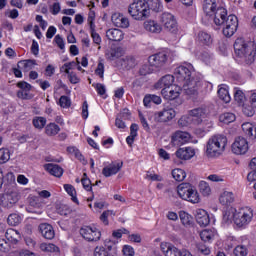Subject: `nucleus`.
Listing matches in <instances>:
<instances>
[{"label":"nucleus","instance_id":"obj_38","mask_svg":"<svg viewBox=\"0 0 256 256\" xmlns=\"http://www.w3.org/2000/svg\"><path fill=\"white\" fill-rule=\"evenodd\" d=\"M32 124L35 129L41 131L45 129V125H47V118L42 116H36L32 119Z\"/></svg>","mask_w":256,"mask_h":256},{"label":"nucleus","instance_id":"obj_22","mask_svg":"<svg viewBox=\"0 0 256 256\" xmlns=\"http://www.w3.org/2000/svg\"><path fill=\"white\" fill-rule=\"evenodd\" d=\"M209 19L213 21L214 25L221 27V25H223L227 19V9L222 6Z\"/></svg>","mask_w":256,"mask_h":256},{"label":"nucleus","instance_id":"obj_9","mask_svg":"<svg viewBox=\"0 0 256 256\" xmlns=\"http://www.w3.org/2000/svg\"><path fill=\"white\" fill-rule=\"evenodd\" d=\"M19 199H21V193L17 190L5 193L0 198V205L4 207V209H12L15 207L17 203H19Z\"/></svg>","mask_w":256,"mask_h":256},{"label":"nucleus","instance_id":"obj_54","mask_svg":"<svg viewBox=\"0 0 256 256\" xmlns=\"http://www.w3.org/2000/svg\"><path fill=\"white\" fill-rule=\"evenodd\" d=\"M95 75L100 77V79H105V64L103 62H99L96 69H95Z\"/></svg>","mask_w":256,"mask_h":256},{"label":"nucleus","instance_id":"obj_48","mask_svg":"<svg viewBox=\"0 0 256 256\" xmlns=\"http://www.w3.org/2000/svg\"><path fill=\"white\" fill-rule=\"evenodd\" d=\"M137 65V62L135 61V58L133 56H126L122 60V66L126 69H133Z\"/></svg>","mask_w":256,"mask_h":256},{"label":"nucleus","instance_id":"obj_31","mask_svg":"<svg viewBox=\"0 0 256 256\" xmlns=\"http://www.w3.org/2000/svg\"><path fill=\"white\" fill-rule=\"evenodd\" d=\"M37 67V60H21L18 62V69H22L24 73H28V71H31Z\"/></svg>","mask_w":256,"mask_h":256},{"label":"nucleus","instance_id":"obj_60","mask_svg":"<svg viewBox=\"0 0 256 256\" xmlns=\"http://www.w3.org/2000/svg\"><path fill=\"white\" fill-rule=\"evenodd\" d=\"M54 43H56L57 47H59L61 51H65V40L61 35L57 34L54 37Z\"/></svg>","mask_w":256,"mask_h":256},{"label":"nucleus","instance_id":"obj_52","mask_svg":"<svg viewBox=\"0 0 256 256\" xmlns=\"http://www.w3.org/2000/svg\"><path fill=\"white\" fill-rule=\"evenodd\" d=\"M67 151L71 155L75 156L76 159H78L79 161H85V158L83 157V154H81V151H79V149H77V147L70 146V147L67 148Z\"/></svg>","mask_w":256,"mask_h":256},{"label":"nucleus","instance_id":"obj_34","mask_svg":"<svg viewBox=\"0 0 256 256\" xmlns=\"http://www.w3.org/2000/svg\"><path fill=\"white\" fill-rule=\"evenodd\" d=\"M144 29H146V31H149V33H161V31H163L161 25L153 20L145 22Z\"/></svg>","mask_w":256,"mask_h":256},{"label":"nucleus","instance_id":"obj_20","mask_svg":"<svg viewBox=\"0 0 256 256\" xmlns=\"http://www.w3.org/2000/svg\"><path fill=\"white\" fill-rule=\"evenodd\" d=\"M123 168V162H112L102 169L104 177H113Z\"/></svg>","mask_w":256,"mask_h":256},{"label":"nucleus","instance_id":"obj_62","mask_svg":"<svg viewBox=\"0 0 256 256\" xmlns=\"http://www.w3.org/2000/svg\"><path fill=\"white\" fill-rule=\"evenodd\" d=\"M122 253L124 256H135V250L129 245H124Z\"/></svg>","mask_w":256,"mask_h":256},{"label":"nucleus","instance_id":"obj_5","mask_svg":"<svg viewBox=\"0 0 256 256\" xmlns=\"http://www.w3.org/2000/svg\"><path fill=\"white\" fill-rule=\"evenodd\" d=\"M128 13L135 21H145L151 14V8L146 0H134L128 7Z\"/></svg>","mask_w":256,"mask_h":256},{"label":"nucleus","instance_id":"obj_43","mask_svg":"<svg viewBox=\"0 0 256 256\" xmlns=\"http://www.w3.org/2000/svg\"><path fill=\"white\" fill-rule=\"evenodd\" d=\"M236 116L231 112H225L220 115L219 121L221 123H225V125H229V123H233L235 121Z\"/></svg>","mask_w":256,"mask_h":256},{"label":"nucleus","instance_id":"obj_11","mask_svg":"<svg viewBox=\"0 0 256 256\" xmlns=\"http://www.w3.org/2000/svg\"><path fill=\"white\" fill-rule=\"evenodd\" d=\"M172 145L174 147H181V145H186V143H197V140L191 138L189 132L176 131L171 138Z\"/></svg>","mask_w":256,"mask_h":256},{"label":"nucleus","instance_id":"obj_47","mask_svg":"<svg viewBox=\"0 0 256 256\" xmlns=\"http://www.w3.org/2000/svg\"><path fill=\"white\" fill-rule=\"evenodd\" d=\"M8 225H11L12 227H16V225H19L23 221V217L19 214H10L7 218Z\"/></svg>","mask_w":256,"mask_h":256},{"label":"nucleus","instance_id":"obj_21","mask_svg":"<svg viewBox=\"0 0 256 256\" xmlns=\"http://www.w3.org/2000/svg\"><path fill=\"white\" fill-rule=\"evenodd\" d=\"M196 223L200 225V227H207L209 223H211V219L209 218V213H207L204 209L198 208L194 212Z\"/></svg>","mask_w":256,"mask_h":256},{"label":"nucleus","instance_id":"obj_61","mask_svg":"<svg viewBox=\"0 0 256 256\" xmlns=\"http://www.w3.org/2000/svg\"><path fill=\"white\" fill-rule=\"evenodd\" d=\"M35 20H36L37 23H39L42 31H45V29H47L49 23H47V21L45 19H43V16L36 15Z\"/></svg>","mask_w":256,"mask_h":256},{"label":"nucleus","instance_id":"obj_26","mask_svg":"<svg viewBox=\"0 0 256 256\" xmlns=\"http://www.w3.org/2000/svg\"><path fill=\"white\" fill-rule=\"evenodd\" d=\"M112 23L115 27L127 29V27H129V18L125 17L123 14L115 13L112 15Z\"/></svg>","mask_w":256,"mask_h":256},{"label":"nucleus","instance_id":"obj_29","mask_svg":"<svg viewBox=\"0 0 256 256\" xmlns=\"http://www.w3.org/2000/svg\"><path fill=\"white\" fill-rule=\"evenodd\" d=\"M218 97L224 103H231V95L229 94V86L227 84H220L218 86Z\"/></svg>","mask_w":256,"mask_h":256},{"label":"nucleus","instance_id":"obj_2","mask_svg":"<svg viewBox=\"0 0 256 256\" xmlns=\"http://www.w3.org/2000/svg\"><path fill=\"white\" fill-rule=\"evenodd\" d=\"M222 221L227 225L234 223L238 229H247L253 221V210L249 206L238 209L234 207L227 208L223 213Z\"/></svg>","mask_w":256,"mask_h":256},{"label":"nucleus","instance_id":"obj_24","mask_svg":"<svg viewBox=\"0 0 256 256\" xmlns=\"http://www.w3.org/2000/svg\"><path fill=\"white\" fill-rule=\"evenodd\" d=\"M219 203L224 207H229V205H233L235 203V193L224 190L219 195Z\"/></svg>","mask_w":256,"mask_h":256},{"label":"nucleus","instance_id":"obj_27","mask_svg":"<svg viewBox=\"0 0 256 256\" xmlns=\"http://www.w3.org/2000/svg\"><path fill=\"white\" fill-rule=\"evenodd\" d=\"M106 37L109 41H123L125 39V33L121 29L111 28L106 31Z\"/></svg>","mask_w":256,"mask_h":256},{"label":"nucleus","instance_id":"obj_51","mask_svg":"<svg viewBox=\"0 0 256 256\" xmlns=\"http://www.w3.org/2000/svg\"><path fill=\"white\" fill-rule=\"evenodd\" d=\"M9 159H11V153L9 152V149L1 148L0 149V165H3V163H7Z\"/></svg>","mask_w":256,"mask_h":256},{"label":"nucleus","instance_id":"obj_56","mask_svg":"<svg viewBox=\"0 0 256 256\" xmlns=\"http://www.w3.org/2000/svg\"><path fill=\"white\" fill-rule=\"evenodd\" d=\"M49 10L51 15H59V13H61V3L56 0L52 5H50Z\"/></svg>","mask_w":256,"mask_h":256},{"label":"nucleus","instance_id":"obj_16","mask_svg":"<svg viewBox=\"0 0 256 256\" xmlns=\"http://www.w3.org/2000/svg\"><path fill=\"white\" fill-rule=\"evenodd\" d=\"M160 93L165 101H175V99H179L181 96V86L174 84L166 90L162 89Z\"/></svg>","mask_w":256,"mask_h":256},{"label":"nucleus","instance_id":"obj_28","mask_svg":"<svg viewBox=\"0 0 256 256\" xmlns=\"http://www.w3.org/2000/svg\"><path fill=\"white\" fill-rule=\"evenodd\" d=\"M39 231L44 239H53L55 237V230L53 226L48 223H42L39 225Z\"/></svg>","mask_w":256,"mask_h":256},{"label":"nucleus","instance_id":"obj_57","mask_svg":"<svg viewBox=\"0 0 256 256\" xmlns=\"http://www.w3.org/2000/svg\"><path fill=\"white\" fill-rule=\"evenodd\" d=\"M110 57L112 59H119V57H123V48L121 47L112 48L110 50Z\"/></svg>","mask_w":256,"mask_h":256},{"label":"nucleus","instance_id":"obj_23","mask_svg":"<svg viewBox=\"0 0 256 256\" xmlns=\"http://www.w3.org/2000/svg\"><path fill=\"white\" fill-rule=\"evenodd\" d=\"M160 249L165 256H181V250L172 243L162 242L160 243Z\"/></svg>","mask_w":256,"mask_h":256},{"label":"nucleus","instance_id":"obj_32","mask_svg":"<svg viewBox=\"0 0 256 256\" xmlns=\"http://www.w3.org/2000/svg\"><path fill=\"white\" fill-rule=\"evenodd\" d=\"M196 41L200 45H206V47H209V45L213 44V38L211 37V34L203 31L198 33Z\"/></svg>","mask_w":256,"mask_h":256},{"label":"nucleus","instance_id":"obj_55","mask_svg":"<svg viewBox=\"0 0 256 256\" xmlns=\"http://www.w3.org/2000/svg\"><path fill=\"white\" fill-rule=\"evenodd\" d=\"M59 105L63 109H69V107H71V98H69V96H61L59 99Z\"/></svg>","mask_w":256,"mask_h":256},{"label":"nucleus","instance_id":"obj_30","mask_svg":"<svg viewBox=\"0 0 256 256\" xmlns=\"http://www.w3.org/2000/svg\"><path fill=\"white\" fill-rule=\"evenodd\" d=\"M45 171H47L50 175H53V177H63V169L61 166L57 164H45L44 165Z\"/></svg>","mask_w":256,"mask_h":256},{"label":"nucleus","instance_id":"obj_59","mask_svg":"<svg viewBox=\"0 0 256 256\" xmlns=\"http://www.w3.org/2000/svg\"><path fill=\"white\" fill-rule=\"evenodd\" d=\"M148 63L149 65H151L155 71V69L161 67V64L159 62V59H157V56L156 54L154 55H151L149 58H148Z\"/></svg>","mask_w":256,"mask_h":256},{"label":"nucleus","instance_id":"obj_49","mask_svg":"<svg viewBox=\"0 0 256 256\" xmlns=\"http://www.w3.org/2000/svg\"><path fill=\"white\" fill-rule=\"evenodd\" d=\"M199 189L204 197H209V195H211V186H209V183L206 181H201L199 183Z\"/></svg>","mask_w":256,"mask_h":256},{"label":"nucleus","instance_id":"obj_1","mask_svg":"<svg viewBox=\"0 0 256 256\" xmlns=\"http://www.w3.org/2000/svg\"><path fill=\"white\" fill-rule=\"evenodd\" d=\"M193 71L194 68L191 63L180 65L174 71L176 81L183 86L187 95H197V91L201 87V80L193 76Z\"/></svg>","mask_w":256,"mask_h":256},{"label":"nucleus","instance_id":"obj_45","mask_svg":"<svg viewBox=\"0 0 256 256\" xmlns=\"http://www.w3.org/2000/svg\"><path fill=\"white\" fill-rule=\"evenodd\" d=\"M64 190L66 191V193H68V195H70V197H72L73 203H77V205H79V200L77 199V192L75 191V187H73V185L71 184H65Z\"/></svg>","mask_w":256,"mask_h":256},{"label":"nucleus","instance_id":"obj_33","mask_svg":"<svg viewBox=\"0 0 256 256\" xmlns=\"http://www.w3.org/2000/svg\"><path fill=\"white\" fill-rule=\"evenodd\" d=\"M215 237H217V231H215V229H205L200 232V239H202L204 243H211Z\"/></svg>","mask_w":256,"mask_h":256},{"label":"nucleus","instance_id":"obj_4","mask_svg":"<svg viewBox=\"0 0 256 256\" xmlns=\"http://www.w3.org/2000/svg\"><path fill=\"white\" fill-rule=\"evenodd\" d=\"M227 147V137L223 134H216L209 138L206 145L207 157H219L223 155Z\"/></svg>","mask_w":256,"mask_h":256},{"label":"nucleus","instance_id":"obj_53","mask_svg":"<svg viewBox=\"0 0 256 256\" xmlns=\"http://www.w3.org/2000/svg\"><path fill=\"white\" fill-rule=\"evenodd\" d=\"M153 71H155V68L152 67L151 64H144L141 66L140 70H139V74L140 75H151V73H153Z\"/></svg>","mask_w":256,"mask_h":256},{"label":"nucleus","instance_id":"obj_17","mask_svg":"<svg viewBox=\"0 0 256 256\" xmlns=\"http://www.w3.org/2000/svg\"><path fill=\"white\" fill-rule=\"evenodd\" d=\"M109 251L117 255V244L106 241L105 246H97L94 250V256H109Z\"/></svg>","mask_w":256,"mask_h":256},{"label":"nucleus","instance_id":"obj_18","mask_svg":"<svg viewBox=\"0 0 256 256\" xmlns=\"http://www.w3.org/2000/svg\"><path fill=\"white\" fill-rule=\"evenodd\" d=\"M175 85V76L171 75V74H167L163 77H161L155 84H154V89L159 90L161 89V91H163V89H165V91L167 89H169L170 87Z\"/></svg>","mask_w":256,"mask_h":256},{"label":"nucleus","instance_id":"obj_44","mask_svg":"<svg viewBox=\"0 0 256 256\" xmlns=\"http://www.w3.org/2000/svg\"><path fill=\"white\" fill-rule=\"evenodd\" d=\"M40 249L46 253H59V247L51 243L40 244Z\"/></svg>","mask_w":256,"mask_h":256},{"label":"nucleus","instance_id":"obj_35","mask_svg":"<svg viewBox=\"0 0 256 256\" xmlns=\"http://www.w3.org/2000/svg\"><path fill=\"white\" fill-rule=\"evenodd\" d=\"M5 237L9 243H17L19 239L21 238V234L19 231L9 228L6 230Z\"/></svg>","mask_w":256,"mask_h":256},{"label":"nucleus","instance_id":"obj_14","mask_svg":"<svg viewBox=\"0 0 256 256\" xmlns=\"http://www.w3.org/2000/svg\"><path fill=\"white\" fill-rule=\"evenodd\" d=\"M80 235L86 241H99L101 239V231L93 226H84L80 229Z\"/></svg>","mask_w":256,"mask_h":256},{"label":"nucleus","instance_id":"obj_46","mask_svg":"<svg viewBox=\"0 0 256 256\" xmlns=\"http://www.w3.org/2000/svg\"><path fill=\"white\" fill-rule=\"evenodd\" d=\"M172 177L175 181H185V177H187V173L185 170L181 168H176L172 170Z\"/></svg>","mask_w":256,"mask_h":256},{"label":"nucleus","instance_id":"obj_19","mask_svg":"<svg viewBox=\"0 0 256 256\" xmlns=\"http://www.w3.org/2000/svg\"><path fill=\"white\" fill-rule=\"evenodd\" d=\"M221 7L217 0H204L203 2V12L208 19L215 15L216 11H219Z\"/></svg>","mask_w":256,"mask_h":256},{"label":"nucleus","instance_id":"obj_36","mask_svg":"<svg viewBox=\"0 0 256 256\" xmlns=\"http://www.w3.org/2000/svg\"><path fill=\"white\" fill-rule=\"evenodd\" d=\"M233 94H234V101L235 103H237V105H239V107H241V105H243V103L247 101L245 92H243V90H241L240 88H237V87L234 88Z\"/></svg>","mask_w":256,"mask_h":256},{"label":"nucleus","instance_id":"obj_3","mask_svg":"<svg viewBox=\"0 0 256 256\" xmlns=\"http://www.w3.org/2000/svg\"><path fill=\"white\" fill-rule=\"evenodd\" d=\"M234 53L236 55V61L245 65H251L255 63V49L253 44L245 41L243 38L236 39L234 43Z\"/></svg>","mask_w":256,"mask_h":256},{"label":"nucleus","instance_id":"obj_37","mask_svg":"<svg viewBox=\"0 0 256 256\" xmlns=\"http://www.w3.org/2000/svg\"><path fill=\"white\" fill-rule=\"evenodd\" d=\"M179 218L184 227H191L193 225V216L186 211H180Z\"/></svg>","mask_w":256,"mask_h":256},{"label":"nucleus","instance_id":"obj_58","mask_svg":"<svg viewBox=\"0 0 256 256\" xmlns=\"http://www.w3.org/2000/svg\"><path fill=\"white\" fill-rule=\"evenodd\" d=\"M233 253L235 256H247V247H245L244 245H238L235 247Z\"/></svg>","mask_w":256,"mask_h":256},{"label":"nucleus","instance_id":"obj_50","mask_svg":"<svg viewBox=\"0 0 256 256\" xmlns=\"http://www.w3.org/2000/svg\"><path fill=\"white\" fill-rule=\"evenodd\" d=\"M179 127H189V125H193V118L191 115H184L178 120Z\"/></svg>","mask_w":256,"mask_h":256},{"label":"nucleus","instance_id":"obj_6","mask_svg":"<svg viewBox=\"0 0 256 256\" xmlns=\"http://www.w3.org/2000/svg\"><path fill=\"white\" fill-rule=\"evenodd\" d=\"M177 193L180 199L189 203L197 204L201 201L197 188L191 183H181L177 186Z\"/></svg>","mask_w":256,"mask_h":256},{"label":"nucleus","instance_id":"obj_25","mask_svg":"<svg viewBox=\"0 0 256 256\" xmlns=\"http://www.w3.org/2000/svg\"><path fill=\"white\" fill-rule=\"evenodd\" d=\"M175 155L182 161H189V159H193V157H195V149L191 147L179 148Z\"/></svg>","mask_w":256,"mask_h":256},{"label":"nucleus","instance_id":"obj_40","mask_svg":"<svg viewBox=\"0 0 256 256\" xmlns=\"http://www.w3.org/2000/svg\"><path fill=\"white\" fill-rule=\"evenodd\" d=\"M60 131L61 128L55 123H50L45 127V133L49 137H55V135H57V133H59Z\"/></svg>","mask_w":256,"mask_h":256},{"label":"nucleus","instance_id":"obj_41","mask_svg":"<svg viewBox=\"0 0 256 256\" xmlns=\"http://www.w3.org/2000/svg\"><path fill=\"white\" fill-rule=\"evenodd\" d=\"M242 131L247 137H253L256 134L255 126L251 122L243 123Z\"/></svg>","mask_w":256,"mask_h":256},{"label":"nucleus","instance_id":"obj_15","mask_svg":"<svg viewBox=\"0 0 256 256\" xmlns=\"http://www.w3.org/2000/svg\"><path fill=\"white\" fill-rule=\"evenodd\" d=\"M234 155H245L249 151V142L244 137H237L231 146Z\"/></svg>","mask_w":256,"mask_h":256},{"label":"nucleus","instance_id":"obj_64","mask_svg":"<svg viewBox=\"0 0 256 256\" xmlns=\"http://www.w3.org/2000/svg\"><path fill=\"white\" fill-rule=\"evenodd\" d=\"M31 90H19L17 92V97H19V99H31Z\"/></svg>","mask_w":256,"mask_h":256},{"label":"nucleus","instance_id":"obj_42","mask_svg":"<svg viewBox=\"0 0 256 256\" xmlns=\"http://www.w3.org/2000/svg\"><path fill=\"white\" fill-rule=\"evenodd\" d=\"M240 107H242V111L244 113V115H246V117H253V115H255V109L256 107L253 106V104L243 103V105H240Z\"/></svg>","mask_w":256,"mask_h":256},{"label":"nucleus","instance_id":"obj_12","mask_svg":"<svg viewBox=\"0 0 256 256\" xmlns=\"http://www.w3.org/2000/svg\"><path fill=\"white\" fill-rule=\"evenodd\" d=\"M161 23L164 25L165 29L170 33H177L179 31V26L177 24V19L175 16L169 12H164L161 15Z\"/></svg>","mask_w":256,"mask_h":256},{"label":"nucleus","instance_id":"obj_10","mask_svg":"<svg viewBox=\"0 0 256 256\" xmlns=\"http://www.w3.org/2000/svg\"><path fill=\"white\" fill-rule=\"evenodd\" d=\"M77 68V62L71 61L66 62L64 65L60 67V73H65L67 75L68 80L72 85H77L81 81V78L77 76V73L73 72L74 69Z\"/></svg>","mask_w":256,"mask_h":256},{"label":"nucleus","instance_id":"obj_13","mask_svg":"<svg viewBox=\"0 0 256 256\" xmlns=\"http://www.w3.org/2000/svg\"><path fill=\"white\" fill-rule=\"evenodd\" d=\"M190 117H192V125L199 126L205 123L207 119V108L198 107L189 111Z\"/></svg>","mask_w":256,"mask_h":256},{"label":"nucleus","instance_id":"obj_7","mask_svg":"<svg viewBox=\"0 0 256 256\" xmlns=\"http://www.w3.org/2000/svg\"><path fill=\"white\" fill-rule=\"evenodd\" d=\"M175 117H177V111L171 106L164 107L162 110L154 113V121H156V123H169L173 121Z\"/></svg>","mask_w":256,"mask_h":256},{"label":"nucleus","instance_id":"obj_63","mask_svg":"<svg viewBox=\"0 0 256 256\" xmlns=\"http://www.w3.org/2000/svg\"><path fill=\"white\" fill-rule=\"evenodd\" d=\"M156 58L158 59V63H160V67H163V64L167 63V53L165 52L157 53Z\"/></svg>","mask_w":256,"mask_h":256},{"label":"nucleus","instance_id":"obj_8","mask_svg":"<svg viewBox=\"0 0 256 256\" xmlns=\"http://www.w3.org/2000/svg\"><path fill=\"white\" fill-rule=\"evenodd\" d=\"M223 25L222 33L225 37H233L237 33V28L239 27V20L235 15H229Z\"/></svg>","mask_w":256,"mask_h":256},{"label":"nucleus","instance_id":"obj_39","mask_svg":"<svg viewBox=\"0 0 256 256\" xmlns=\"http://www.w3.org/2000/svg\"><path fill=\"white\" fill-rule=\"evenodd\" d=\"M137 131H139V125L132 124L130 126V135L126 138V143L128 145L131 146L135 142V137H137Z\"/></svg>","mask_w":256,"mask_h":256}]
</instances>
